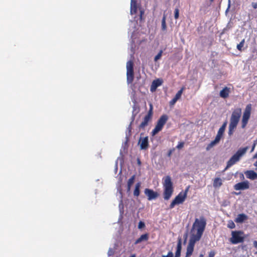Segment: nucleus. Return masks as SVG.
<instances>
[{
	"label": "nucleus",
	"mask_w": 257,
	"mask_h": 257,
	"mask_svg": "<svg viewBox=\"0 0 257 257\" xmlns=\"http://www.w3.org/2000/svg\"><path fill=\"white\" fill-rule=\"evenodd\" d=\"M206 225V221L203 216L200 217L199 219H195L190 231V238L187 247L186 253L190 255L192 254L195 244L196 241L200 239Z\"/></svg>",
	"instance_id": "obj_1"
},
{
	"label": "nucleus",
	"mask_w": 257,
	"mask_h": 257,
	"mask_svg": "<svg viewBox=\"0 0 257 257\" xmlns=\"http://www.w3.org/2000/svg\"><path fill=\"white\" fill-rule=\"evenodd\" d=\"M241 115V109L239 107L234 109L231 115L228 127V135L231 136L238 124Z\"/></svg>",
	"instance_id": "obj_2"
},
{
	"label": "nucleus",
	"mask_w": 257,
	"mask_h": 257,
	"mask_svg": "<svg viewBox=\"0 0 257 257\" xmlns=\"http://www.w3.org/2000/svg\"><path fill=\"white\" fill-rule=\"evenodd\" d=\"M163 186L164 199L165 200H168L172 196L174 191L173 184L170 176H166L163 178Z\"/></svg>",
	"instance_id": "obj_3"
},
{
	"label": "nucleus",
	"mask_w": 257,
	"mask_h": 257,
	"mask_svg": "<svg viewBox=\"0 0 257 257\" xmlns=\"http://www.w3.org/2000/svg\"><path fill=\"white\" fill-rule=\"evenodd\" d=\"M248 149V147L239 148L227 162V165L225 168V170L238 162L240 158L245 155Z\"/></svg>",
	"instance_id": "obj_4"
},
{
	"label": "nucleus",
	"mask_w": 257,
	"mask_h": 257,
	"mask_svg": "<svg viewBox=\"0 0 257 257\" xmlns=\"http://www.w3.org/2000/svg\"><path fill=\"white\" fill-rule=\"evenodd\" d=\"M189 186H188L184 191L180 192L170 204L169 208H173L176 205L182 204L186 200L187 193L189 191Z\"/></svg>",
	"instance_id": "obj_5"
},
{
	"label": "nucleus",
	"mask_w": 257,
	"mask_h": 257,
	"mask_svg": "<svg viewBox=\"0 0 257 257\" xmlns=\"http://www.w3.org/2000/svg\"><path fill=\"white\" fill-rule=\"evenodd\" d=\"M168 119V116L166 114H163L161 116L157 122L155 128L151 132L152 136H155L159 132L161 131Z\"/></svg>",
	"instance_id": "obj_6"
},
{
	"label": "nucleus",
	"mask_w": 257,
	"mask_h": 257,
	"mask_svg": "<svg viewBox=\"0 0 257 257\" xmlns=\"http://www.w3.org/2000/svg\"><path fill=\"white\" fill-rule=\"evenodd\" d=\"M244 240V232L241 230L231 231V237L229 239L230 242L233 244L242 243Z\"/></svg>",
	"instance_id": "obj_7"
},
{
	"label": "nucleus",
	"mask_w": 257,
	"mask_h": 257,
	"mask_svg": "<svg viewBox=\"0 0 257 257\" xmlns=\"http://www.w3.org/2000/svg\"><path fill=\"white\" fill-rule=\"evenodd\" d=\"M227 124V121L224 122L222 126L219 128L217 135L215 137V139L211 142L210 144L208 145V146L206 147V150L207 151L209 150L212 147H213L215 145L218 143L222 138L224 132L225 131L226 126Z\"/></svg>",
	"instance_id": "obj_8"
},
{
	"label": "nucleus",
	"mask_w": 257,
	"mask_h": 257,
	"mask_svg": "<svg viewBox=\"0 0 257 257\" xmlns=\"http://www.w3.org/2000/svg\"><path fill=\"white\" fill-rule=\"evenodd\" d=\"M251 111V104H248L243 111V115L241 120V127L242 128H245L248 123L250 118Z\"/></svg>",
	"instance_id": "obj_9"
},
{
	"label": "nucleus",
	"mask_w": 257,
	"mask_h": 257,
	"mask_svg": "<svg viewBox=\"0 0 257 257\" xmlns=\"http://www.w3.org/2000/svg\"><path fill=\"white\" fill-rule=\"evenodd\" d=\"M153 105L151 103L150 104V108L147 114L145 116L142 122L139 125V128L140 130H144L148 125L149 122L152 120L153 114Z\"/></svg>",
	"instance_id": "obj_10"
},
{
	"label": "nucleus",
	"mask_w": 257,
	"mask_h": 257,
	"mask_svg": "<svg viewBox=\"0 0 257 257\" xmlns=\"http://www.w3.org/2000/svg\"><path fill=\"white\" fill-rule=\"evenodd\" d=\"M144 193L148 197V200H152L156 199L159 195L158 193L154 191L153 190L146 188L145 189Z\"/></svg>",
	"instance_id": "obj_11"
},
{
	"label": "nucleus",
	"mask_w": 257,
	"mask_h": 257,
	"mask_svg": "<svg viewBox=\"0 0 257 257\" xmlns=\"http://www.w3.org/2000/svg\"><path fill=\"white\" fill-rule=\"evenodd\" d=\"M249 187V183L247 181L238 183L234 186V189L235 190H245L248 189Z\"/></svg>",
	"instance_id": "obj_12"
},
{
	"label": "nucleus",
	"mask_w": 257,
	"mask_h": 257,
	"mask_svg": "<svg viewBox=\"0 0 257 257\" xmlns=\"http://www.w3.org/2000/svg\"><path fill=\"white\" fill-rule=\"evenodd\" d=\"M139 144L140 145L141 150H146L149 147L148 137L140 138L139 141Z\"/></svg>",
	"instance_id": "obj_13"
},
{
	"label": "nucleus",
	"mask_w": 257,
	"mask_h": 257,
	"mask_svg": "<svg viewBox=\"0 0 257 257\" xmlns=\"http://www.w3.org/2000/svg\"><path fill=\"white\" fill-rule=\"evenodd\" d=\"M163 83V80L161 79H157L154 80L151 85L150 90L152 92L156 91L157 88L161 86Z\"/></svg>",
	"instance_id": "obj_14"
},
{
	"label": "nucleus",
	"mask_w": 257,
	"mask_h": 257,
	"mask_svg": "<svg viewBox=\"0 0 257 257\" xmlns=\"http://www.w3.org/2000/svg\"><path fill=\"white\" fill-rule=\"evenodd\" d=\"M230 93V88L225 86L220 91L219 96L220 97L225 99L228 97Z\"/></svg>",
	"instance_id": "obj_15"
},
{
	"label": "nucleus",
	"mask_w": 257,
	"mask_h": 257,
	"mask_svg": "<svg viewBox=\"0 0 257 257\" xmlns=\"http://www.w3.org/2000/svg\"><path fill=\"white\" fill-rule=\"evenodd\" d=\"M184 89V87L181 88V89L179 90L177 93L176 94L175 97L170 101V105H174L176 101L180 98L182 94L183 93V91Z\"/></svg>",
	"instance_id": "obj_16"
},
{
	"label": "nucleus",
	"mask_w": 257,
	"mask_h": 257,
	"mask_svg": "<svg viewBox=\"0 0 257 257\" xmlns=\"http://www.w3.org/2000/svg\"><path fill=\"white\" fill-rule=\"evenodd\" d=\"M181 249H182V240H181V238H179L178 242H177L176 251L175 255L174 257H180L181 256Z\"/></svg>",
	"instance_id": "obj_17"
},
{
	"label": "nucleus",
	"mask_w": 257,
	"mask_h": 257,
	"mask_svg": "<svg viewBox=\"0 0 257 257\" xmlns=\"http://www.w3.org/2000/svg\"><path fill=\"white\" fill-rule=\"evenodd\" d=\"M149 234L146 233L141 235V236L138 238L135 242V244H137L141 243L142 241H146L149 239Z\"/></svg>",
	"instance_id": "obj_18"
},
{
	"label": "nucleus",
	"mask_w": 257,
	"mask_h": 257,
	"mask_svg": "<svg viewBox=\"0 0 257 257\" xmlns=\"http://www.w3.org/2000/svg\"><path fill=\"white\" fill-rule=\"evenodd\" d=\"M247 219V216L245 214H239L234 221L236 223H242Z\"/></svg>",
	"instance_id": "obj_19"
},
{
	"label": "nucleus",
	"mask_w": 257,
	"mask_h": 257,
	"mask_svg": "<svg viewBox=\"0 0 257 257\" xmlns=\"http://www.w3.org/2000/svg\"><path fill=\"white\" fill-rule=\"evenodd\" d=\"M246 177L251 180L257 179V173L253 171L249 170L245 172Z\"/></svg>",
	"instance_id": "obj_20"
},
{
	"label": "nucleus",
	"mask_w": 257,
	"mask_h": 257,
	"mask_svg": "<svg viewBox=\"0 0 257 257\" xmlns=\"http://www.w3.org/2000/svg\"><path fill=\"white\" fill-rule=\"evenodd\" d=\"M126 76H127V82L128 83H132L134 80V70L127 71Z\"/></svg>",
	"instance_id": "obj_21"
},
{
	"label": "nucleus",
	"mask_w": 257,
	"mask_h": 257,
	"mask_svg": "<svg viewBox=\"0 0 257 257\" xmlns=\"http://www.w3.org/2000/svg\"><path fill=\"white\" fill-rule=\"evenodd\" d=\"M137 12V2L135 1L132 0L131 4V13L132 15L136 14Z\"/></svg>",
	"instance_id": "obj_22"
},
{
	"label": "nucleus",
	"mask_w": 257,
	"mask_h": 257,
	"mask_svg": "<svg viewBox=\"0 0 257 257\" xmlns=\"http://www.w3.org/2000/svg\"><path fill=\"white\" fill-rule=\"evenodd\" d=\"M141 183L140 182H138L135 185V188L134 191V195L135 196H139L140 194V188L141 187Z\"/></svg>",
	"instance_id": "obj_23"
},
{
	"label": "nucleus",
	"mask_w": 257,
	"mask_h": 257,
	"mask_svg": "<svg viewBox=\"0 0 257 257\" xmlns=\"http://www.w3.org/2000/svg\"><path fill=\"white\" fill-rule=\"evenodd\" d=\"M161 29L162 31H165L167 29V25L166 23V16H164L161 22Z\"/></svg>",
	"instance_id": "obj_24"
},
{
	"label": "nucleus",
	"mask_w": 257,
	"mask_h": 257,
	"mask_svg": "<svg viewBox=\"0 0 257 257\" xmlns=\"http://www.w3.org/2000/svg\"><path fill=\"white\" fill-rule=\"evenodd\" d=\"M244 43H245V39H243L241 41V42L238 44H237V45L236 46L237 50L240 52L242 51L243 47L244 45Z\"/></svg>",
	"instance_id": "obj_25"
},
{
	"label": "nucleus",
	"mask_w": 257,
	"mask_h": 257,
	"mask_svg": "<svg viewBox=\"0 0 257 257\" xmlns=\"http://www.w3.org/2000/svg\"><path fill=\"white\" fill-rule=\"evenodd\" d=\"M127 71L134 70V63L132 61H128L126 63Z\"/></svg>",
	"instance_id": "obj_26"
},
{
	"label": "nucleus",
	"mask_w": 257,
	"mask_h": 257,
	"mask_svg": "<svg viewBox=\"0 0 257 257\" xmlns=\"http://www.w3.org/2000/svg\"><path fill=\"white\" fill-rule=\"evenodd\" d=\"M222 185L221 180L219 178H216L214 179L213 185L215 187H219Z\"/></svg>",
	"instance_id": "obj_27"
},
{
	"label": "nucleus",
	"mask_w": 257,
	"mask_h": 257,
	"mask_svg": "<svg viewBox=\"0 0 257 257\" xmlns=\"http://www.w3.org/2000/svg\"><path fill=\"white\" fill-rule=\"evenodd\" d=\"M135 177H136L135 175H134L128 179L127 183V186H132V185L134 184V183L135 182Z\"/></svg>",
	"instance_id": "obj_28"
},
{
	"label": "nucleus",
	"mask_w": 257,
	"mask_h": 257,
	"mask_svg": "<svg viewBox=\"0 0 257 257\" xmlns=\"http://www.w3.org/2000/svg\"><path fill=\"white\" fill-rule=\"evenodd\" d=\"M227 227L230 229H233L235 227V225L232 220H229L227 223Z\"/></svg>",
	"instance_id": "obj_29"
},
{
	"label": "nucleus",
	"mask_w": 257,
	"mask_h": 257,
	"mask_svg": "<svg viewBox=\"0 0 257 257\" xmlns=\"http://www.w3.org/2000/svg\"><path fill=\"white\" fill-rule=\"evenodd\" d=\"M162 54H163V50H161L159 51L158 54L155 57L154 61L155 62H157L158 60H159L161 58V57L162 56Z\"/></svg>",
	"instance_id": "obj_30"
},
{
	"label": "nucleus",
	"mask_w": 257,
	"mask_h": 257,
	"mask_svg": "<svg viewBox=\"0 0 257 257\" xmlns=\"http://www.w3.org/2000/svg\"><path fill=\"white\" fill-rule=\"evenodd\" d=\"M179 16V10L178 8H176L174 11V18L175 19H178Z\"/></svg>",
	"instance_id": "obj_31"
},
{
	"label": "nucleus",
	"mask_w": 257,
	"mask_h": 257,
	"mask_svg": "<svg viewBox=\"0 0 257 257\" xmlns=\"http://www.w3.org/2000/svg\"><path fill=\"white\" fill-rule=\"evenodd\" d=\"M184 146V143L183 142H179L178 145L176 146V148L178 149H181L183 148Z\"/></svg>",
	"instance_id": "obj_32"
},
{
	"label": "nucleus",
	"mask_w": 257,
	"mask_h": 257,
	"mask_svg": "<svg viewBox=\"0 0 257 257\" xmlns=\"http://www.w3.org/2000/svg\"><path fill=\"white\" fill-rule=\"evenodd\" d=\"M145 223L142 221H140L138 224V228L139 229H142V228L145 227Z\"/></svg>",
	"instance_id": "obj_33"
},
{
	"label": "nucleus",
	"mask_w": 257,
	"mask_h": 257,
	"mask_svg": "<svg viewBox=\"0 0 257 257\" xmlns=\"http://www.w3.org/2000/svg\"><path fill=\"white\" fill-rule=\"evenodd\" d=\"M174 256V254L173 253L170 251L168 252V254L167 255H162V257H173Z\"/></svg>",
	"instance_id": "obj_34"
},
{
	"label": "nucleus",
	"mask_w": 257,
	"mask_h": 257,
	"mask_svg": "<svg viewBox=\"0 0 257 257\" xmlns=\"http://www.w3.org/2000/svg\"><path fill=\"white\" fill-rule=\"evenodd\" d=\"M215 254V251L213 250H212L209 253L208 257H214Z\"/></svg>",
	"instance_id": "obj_35"
},
{
	"label": "nucleus",
	"mask_w": 257,
	"mask_h": 257,
	"mask_svg": "<svg viewBox=\"0 0 257 257\" xmlns=\"http://www.w3.org/2000/svg\"><path fill=\"white\" fill-rule=\"evenodd\" d=\"M251 6L253 9H256L257 8V2L252 3Z\"/></svg>",
	"instance_id": "obj_36"
},
{
	"label": "nucleus",
	"mask_w": 257,
	"mask_h": 257,
	"mask_svg": "<svg viewBox=\"0 0 257 257\" xmlns=\"http://www.w3.org/2000/svg\"><path fill=\"white\" fill-rule=\"evenodd\" d=\"M134 117H135V116H133V118H132V122H131V123L130 124V125H129V126L128 127V128L130 130V131H131V128H132V123L133 121L134 120Z\"/></svg>",
	"instance_id": "obj_37"
},
{
	"label": "nucleus",
	"mask_w": 257,
	"mask_h": 257,
	"mask_svg": "<svg viewBox=\"0 0 257 257\" xmlns=\"http://www.w3.org/2000/svg\"><path fill=\"white\" fill-rule=\"evenodd\" d=\"M174 150H170L168 153V157H170L172 154V152L173 151H174Z\"/></svg>",
	"instance_id": "obj_38"
},
{
	"label": "nucleus",
	"mask_w": 257,
	"mask_h": 257,
	"mask_svg": "<svg viewBox=\"0 0 257 257\" xmlns=\"http://www.w3.org/2000/svg\"><path fill=\"white\" fill-rule=\"evenodd\" d=\"M253 243L254 247L257 249V241H254Z\"/></svg>",
	"instance_id": "obj_39"
},
{
	"label": "nucleus",
	"mask_w": 257,
	"mask_h": 257,
	"mask_svg": "<svg viewBox=\"0 0 257 257\" xmlns=\"http://www.w3.org/2000/svg\"><path fill=\"white\" fill-rule=\"evenodd\" d=\"M255 146V143H254L253 146H252V147L251 150L250 151L251 152H253L254 151Z\"/></svg>",
	"instance_id": "obj_40"
},
{
	"label": "nucleus",
	"mask_w": 257,
	"mask_h": 257,
	"mask_svg": "<svg viewBox=\"0 0 257 257\" xmlns=\"http://www.w3.org/2000/svg\"><path fill=\"white\" fill-rule=\"evenodd\" d=\"M131 187L132 186H129L127 185V192H130Z\"/></svg>",
	"instance_id": "obj_41"
},
{
	"label": "nucleus",
	"mask_w": 257,
	"mask_h": 257,
	"mask_svg": "<svg viewBox=\"0 0 257 257\" xmlns=\"http://www.w3.org/2000/svg\"><path fill=\"white\" fill-rule=\"evenodd\" d=\"M144 12L143 11H141L140 12V18L142 19V15L144 14Z\"/></svg>",
	"instance_id": "obj_42"
},
{
	"label": "nucleus",
	"mask_w": 257,
	"mask_h": 257,
	"mask_svg": "<svg viewBox=\"0 0 257 257\" xmlns=\"http://www.w3.org/2000/svg\"><path fill=\"white\" fill-rule=\"evenodd\" d=\"M191 255L186 253L185 257H191Z\"/></svg>",
	"instance_id": "obj_43"
},
{
	"label": "nucleus",
	"mask_w": 257,
	"mask_h": 257,
	"mask_svg": "<svg viewBox=\"0 0 257 257\" xmlns=\"http://www.w3.org/2000/svg\"><path fill=\"white\" fill-rule=\"evenodd\" d=\"M253 158H257V152L253 156Z\"/></svg>",
	"instance_id": "obj_44"
},
{
	"label": "nucleus",
	"mask_w": 257,
	"mask_h": 257,
	"mask_svg": "<svg viewBox=\"0 0 257 257\" xmlns=\"http://www.w3.org/2000/svg\"><path fill=\"white\" fill-rule=\"evenodd\" d=\"M138 164H139V165H140V164H141V161H140V160L139 159H138Z\"/></svg>",
	"instance_id": "obj_45"
},
{
	"label": "nucleus",
	"mask_w": 257,
	"mask_h": 257,
	"mask_svg": "<svg viewBox=\"0 0 257 257\" xmlns=\"http://www.w3.org/2000/svg\"><path fill=\"white\" fill-rule=\"evenodd\" d=\"M254 165L255 167H257V161L255 162V163L254 164Z\"/></svg>",
	"instance_id": "obj_46"
},
{
	"label": "nucleus",
	"mask_w": 257,
	"mask_h": 257,
	"mask_svg": "<svg viewBox=\"0 0 257 257\" xmlns=\"http://www.w3.org/2000/svg\"><path fill=\"white\" fill-rule=\"evenodd\" d=\"M199 257H203V255L202 254H200Z\"/></svg>",
	"instance_id": "obj_47"
},
{
	"label": "nucleus",
	"mask_w": 257,
	"mask_h": 257,
	"mask_svg": "<svg viewBox=\"0 0 257 257\" xmlns=\"http://www.w3.org/2000/svg\"><path fill=\"white\" fill-rule=\"evenodd\" d=\"M119 192H120V193L121 194H122V192H121V189H120Z\"/></svg>",
	"instance_id": "obj_48"
}]
</instances>
